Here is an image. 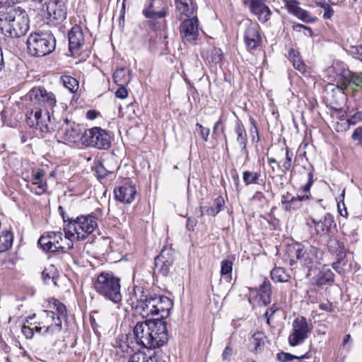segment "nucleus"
Masks as SVG:
<instances>
[{"label": "nucleus", "mask_w": 362, "mask_h": 362, "mask_svg": "<svg viewBox=\"0 0 362 362\" xmlns=\"http://www.w3.org/2000/svg\"><path fill=\"white\" fill-rule=\"evenodd\" d=\"M250 344L253 346V351L256 354L260 352L264 346V341L260 333H255L250 340Z\"/></svg>", "instance_id": "nucleus-39"}, {"label": "nucleus", "mask_w": 362, "mask_h": 362, "mask_svg": "<svg viewBox=\"0 0 362 362\" xmlns=\"http://www.w3.org/2000/svg\"><path fill=\"white\" fill-rule=\"evenodd\" d=\"M119 88L115 92V96L118 98L124 99L128 95V91L124 86H119Z\"/></svg>", "instance_id": "nucleus-62"}, {"label": "nucleus", "mask_w": 362, "mask_h": 362, "mask_svg": "<svg viewBox=\"0 0 362 362\" xmlns=\"http://www.w3.org/2000/svg\"><path fill=\"white\" fill-rule=\"evenodd\" d=\"M224 204L225 202L223 198L221 196H218L215 199L214 205L207 207L205 212L209 216H215L221 211Z\"/></svg>", "instance_id": "nucleus-35"}, {"label": "nucleus", "mask_w": 362, "mask_h": 362, "mask_svg": "<svg viewBox=\"0 0 362 362\" xmlns=\"http://www.w3.org/2000/svg\"><path fill=\"white\" fill-rule=\"evenodd\" d=\"M353 141H356V145L362 146V127H358L355 129L351 135Z\"/></svg>", "instance_id": "nucleus-53"}, {"label": "nucleus", "mask_w": 362, "mask_h": 362, "mask_svg": "<svg viewBox=\"0 0 362 362\" xmlns=\"http://www.w3.org/2000/svg\"><path fill=\"white\" fill-rule=\"evenodd\" d=\"M29 97L33 105L36 106V109L44 108L45 112L52 110L57 103L55 95L43 87L32 88L29 92Z\"/></svg>", "instance_id": "nucleus-10"}, {"label": "nucleus", "mask_w": 362, "mask_h": 362, "mask_svg": "<svg viewBox=\"0 0 362 362\" xmlns=\"http://www.w3.org/2000/svg\"><path fill=\"white\" fill-rule=\"evenodd\" d=\"M276 357L277 359L281 362H287L294 359V358H296V356L289 353L282 351L278 354Z\"/></svg>", "instance_id": "nucleus-57"}, {"label": "nucleus", "mask_w": 362, "mask_h": 362, "mask_svg": "<svg viewBox=\"0 0 362 362\" xmlns=\"http://www.w3.org/2000/svg\"><path fill=\"white\" fill-rule=\"evenodd\" d=\"M293 156V152L289 149V148H286V158L283 162V170L282 171L286 173V171L290 170L291 168L293 163H292V158Z\"/></svg>", "instance_id": "nucleus-47"}, {"label": "nucleus", "mask_w": 362, "mask_h": 362, "mask_svg": "<svg viewBox=\"0 0 362 362\" xmlns=\"http://www.w3.org/2000/svg\"><path fill=\"white\" fill-rule=\"evenodd\" d=\"M168 4L165 0H151L147 7L143 9L145 18L152 21L163 18L167 16Z\"/></svg>", "instance_id": "nucleus-16"}, {"label": "nucleus", "mask_w": 362, "mask_h": 362, "mask_svg": "<svg viewBox=\"0 0 362 362\" xmlns=\"http://www.w3.org/2000/svg\"><path fill=\"white\" fill-rule=\"evenodd\" d=\"M351 52L356 59L362 61V45L351 47Z\"/></svg>", "instance_id": "nucleus-64"}, {"label": "nucleus", "mask_w": 362, "mask_h": 362, "mask_svg": "<svg viewBox=\"0 0 362 362\" xmlns=\"http://www.w3.org/2000/svg\"><path fill=\"white\" fill-rule=\"evenodd\" d=\"M84 145L106 150L110 147L111 136L106 130L95 127L84 131Z\"/></svg>", "instance_id": "nucleus-8"}, {"label": "nucleus", "mask_w": 362, "mask_h": 362, "mask_svg": "<svg viewBox=\"0 0 362 362\" xmlns=\"http://www.w3.org/2000/svg\"><path fill=\"white\" fill-rule=\"evenodd\" d=\"M26 43L28 53L37 57L50 54L56 47V40L52 33L49 32L32 33Z\"/></svg>", "instance_id": "nucleus-4"}, {"label": "nucleus", "mask_w": 362, "mask_h": 362, "mask_svg": "<svg viewBox=\"0 0 362 362\" xmlns=\"http://www.w3.org/2000/svg\"><path fill=\"white\" fill-rule=\"evenodd\" d=\"M288 57L296 70L299 71L302 74L305 72L306 66L297 50L290 49L288 53Z\"/></svg>", "instance_id": "nucleus-30"}, {"label": "nucleus", "mask_w": 362, "mask_h": 362, "mask_svg": "<svg viewBox=\"0 0 362 362\" xmlns=\"http://www.w3.org/2000/svg\"><path fill=\"white\" fill-rule=\"evenodd\" d=\"M42 110H36L35 112L33 110L28 112L26 115V122L27 124L33 127H36L40 129V124H42Z\"/></svg>", "instance_id": "nucleus-33"}, {"label": "nucleus", "mask_w": 362, "mask_h": 362, "mask_svg": "<svg viewBox=\"0 0 362 362\" xmlns=\"http://www.w3.org/2000/svg\"><path fill=\"white\" fill-rule=\"evenodd\" d=\"M46 119H42V124H40V130L42 132H52L60 129L63 124V119H57L54 115L53 110H47L45 113Z\"/></svg>", "instance_id": "nucleus-23"}, {"label": "nucleus", "mask_w": 362, "mask_h": 362, "mask_svg": "<svg viewBox=\"0 0 362 362\" xmlns=\"http://www.w3.org/2000/svg\"><path fill=\"white\" fill-rule=\"evenodd\" d=\"M285 7L288 11L293 14V13L300 7L299 2L297 0H283Z\"/></svg>", "instance_id": "nucleus-51"}, {"label": "nucleus", "mask_w": 362, "mask_h": 362, "mask_svg": "<svg viewBox=\"0 0 362 362\" xmlns=\"http://www.w3.org/2000/svg\"><path fill=\"white\" fill-rule=\"evenodd\" d=\"M69 50L71 53L77 52L83 45L84 38L81 27L74 26L68 33Z\"/></svg>", "instance_id": "nucleus-25"}, {"label": "nucleus", "mask_w": 362, "mask_h": 362, "mask_svg": "<svg viewBox=\"0 0 362 362\" xmlns=\"http://www.w3.org/2000/svg\"><path fill=\"white\" fill-rule=\"evenodd\" d=\"M47 14L54 23L62 22L66 18V7L62 0H49L47 4Z\"/></svg>", "instance_id": "nucleus-17"}, {"label": "nucleus", "mask_w": 362, "mask_h": 362, "mask_svg": "<svg viewBox=\"0 0 362 362\" xmlns=\"http://www.w3.org/2000/svg\"><path fill=\"white\" fill-rule=\"evenodd\" d=\"M310 220L314 225L317 234L321 236L328 235L331 231L332 225L334 224V217L329 213L325 212L322 218L315 215Z\"/></svg>", "instance_id": "nucleus-20"}, {"label": "nucleus", "mask_w": 362, "mask_h": 362, "mask_svg": "<svg viewBox=\"0 0 362 362\" xmlns=\"http://www.w3.org/2000/svg\"><path fill=\"white\" fill-rule=\"evenodd\" d=\"M93 170L95 171L97 177L98 178H104L109 173H111L112 172L107 170L103 164L101 162H96L94 165V166L92 167Z\"/></svg>", "instance_id": "nucleus-45"}, {"label": "nucleus", "mask_w": 362, "mask_h": 362, "mask_svg": "<svg viewBox=\"0 0 362 362\" xmlns=\"http://www.w3.org/2000/svg\"><path fill=\"white\" fill-rule=\"evenodd\" d=\"M319 252V249L315 246L304 245L300 243L288 245L286 250L291 265H293L296 261H299L303 266L308 269H313L320 264V257L318 256Z\"/></svg>", "instance_id": "nucleus-3"}, {"label": "nucleus", "mask_w": 362, "mask_h": 362, "mask_svg": "<svg viewBox=\"0 0 362 362\" xmlns=\"http://www.w3.org/2000/svg\"><path fill=\"white\" fill-rule=\"evenodd\" d=\"M13 235L11 233L6 232L0 235V253L7 251L11 247Z\"/></svg>", "instance_id": "nucleus-37"}, {"label": "nucleus", "mask_w": 362, "mask_h": 362, "mask_svg": "<svg viewBox=\"0 0 362 362\" xmlns=\"http://www.w3.org/2000/svg\"><path fill=\"white\" fill-rule=\"evenodd\" d=\"M233 270V262L229 259H223L221 262V275L222 276L230 275Z\"/></svg>", "instance_id": "nucleus-46"}, {"label": "nucleus", "mask_w": 362, "mask_h": 362, "mask_svg": "<svg viewBox=\"0 0 362 362\" xmlns=\"http://www.w3.org/2000/svg\"><path fill=\"white\" fill-rule=\"evenodd\" d=\"M174 252L171 248H163L154 259V274L168 276L174 263Z\"/></svg>", "instance_id": "nucleus-13"}, {"label": "nucleus", "mask_w": 362, "mask_h": 362, "mask_svg": "<svg viewBox=\"0 0 362 362\" xmlns=\"http://www.w3.org/2000/svg\"><path fill=\"white\" fill-rule=\"evenodd\" d=\"M97 226L95 216L93 215L81 216L71 220L64 227V231L70 237L76 235L77 239L84 240L93 232Z\"/></svg>", "instance_id": "nucleus-5"}, {"label": "nucleus", "mask_w": 362, "mask_h": 362, "mask_svg": "<svg viewBox=\"0 0 362 362\" xmlns=\"http://www.w3.org/2000/svg\"><path fill=\"white\" fill-rule=\"evenodd\" d=\"M69 235H65L64 240L67 242L66 245L62 244L64 240L63 233L62 232H47L46 235H42L38 240V244L45 252H54L59 250L66 252L73 248L74 244L68 238Z\"/></svg>", "instance_id": "nucleus-6"}, {"label": "nucleus", "mask_w": 362, "mask_h": 362, "mask_svg": "<svg viewBox=\"0 0 362 362\" xmlns=\"http://www.w3.org/2000/svg\"><path fill=\"white\" fill-rule=\"evenodd\" d=\"M248 5L252 14L256 16L262 23L267 22L272 14L269 8L266 5L265 0H243Z\"/></svg>", "instance_id": "nucleus-19"}, {"label": "nucleus", "mask_w": 362, "mask_h": 362, "mask_svg": "<svg viewBox=\"0 0 362 362\" xmlns=\"http://www.w3.org/2000/svg\"><path fill=\"white\" fill-rule=\"evenodd\" d=\"M95 290L100 296L117 304L122 300L120 279L112 272H100L93 284Z\"/></svg>", "instance_id": "nucleus-2"}, {"label": "nucleus", "mask_w": 362, "mask_h": 362, "mask_svg": "<svg viewBox=\"0 0 362 362\" xmlns=\"http://www.w3.org/2000/svg\"><path fill=\"white\" fill-rule=\"evenodd\" d=\"M37 187L34 190V193L37 195H41L44 194L47 189V184L46 182H40L36 185Z\"/></svg>", "instance_id": "nucleus-60"}, {"label": "nucleus", "mask_w": 362, "mask_h": 362, "mask_svg": "<svg viewBox=\"0 0 362 362\" xmlns=\"http://www.w3.org/2000/svg\"><path fill=\"white\" fill-rule=\"evenodd\" d=\"M334 274L329 269H324L318 274L317 282L320 285L325 284L328 282L333 281Z\"/></svg>", "instance_id": "nucleus-40"}, {"label": "nucleus", "mask_w": 362, "mask_h": 362, "mask_svg": "<svg viewBox=\"0 0 362 362\" xmlns=\"http://www.w3.org/2000/svg\"><path fill=\"white\" fill-rule=\"evenodd\" d=\"M153 296V293L144 287L136 286L134 288V297L136 302L133 303V308L143 318L147 319L153 316L154 309V303H152Z\"/></svg>", "instance_id": "nucleus-7"}, {"label": "nucleus", "mask_w": 362, "mask_h": 362, "mask_svg": "<svg viewBox=\"0 0 362 362\" xmlns=\"http://www.w3.org/2000/svg\"><path fill=\"white\" fill-rule=\"evenodd\" d=\"M349 84L362 89V74L350 73L348 77Z\"/></svg>", "instance_id": "nucleus-49"}, {"label": "nucleus", "mask_w": 362, "mask_h": 362, "mask_svg": "<svg viewBox=\"0 0 362 362\" xmlns=\"http://www.w3.org/2000/svg\"><path fill=\"white\" fill-rule=\"evenodd\" d=\"M22 333L26 337V339H32L34 335V329L31 328L28 325H23L21 328Z\"/></svg>", "instance_id": "nucleus-59"}, {"label": "nucleus", "mask_w": 362, "mask_h": 362, "mask_svg": "<svg viewBox=\"0 0 362 362\" xmlns=\"http://www.w3.org/2000/svg\"><path fill=\"white\" fill-rule=\"evenodd\" d=\"M223 131H224V127L222 125V121H221V119H219L218 121H217L215 123V124L213 127V136H214V137L218 136L220 134L223 133Z\"/></svg>", "instance_id": "nucleus-58"}, {"label": "nucleus", "mask_w": 362, "mask_h": 362, "mask_svg": "<svg viewBox=\"0 0 362 362\" xmlns=\"http://www.w3.org/2000/svg\"><path fill=\"white\" fill-rule=\"evenodd\" d=\"M211 58L212 62L217 64L223 59V52L221 49L214 47L211 51Z\"/></svg>", "instance_id": "nucleus-52"}, {"label": "nucleus", "mask_w": 362, "mask_h": 362, "mask_svg": "<svg viewBox=\"0 0 362 362\" xmlns=\"http://www.w3.org/2000/svg\"><path fill=\"white\" fill-rule=\"evenodd\" d=\"M175 5L180 18L182 16L187 18L197 16V5L194 0H175Z\"/></svg>", "instance_id": "nucleus-24"}, {"label": "nucleus", "mask_w": 362, "mask_h": 362, "mask_svg": "<svg viewBox=\"0 0 362 362\" xmlns=\"http://www.w3.org/2000/svg\"><path fill=\"white\" fill-rule=\"evenodd\" d=\"M332 268L339 274L344 275L351 269V259L350 257L341 261H334L332 263Z\"/></svg>", "instance_id": "nucleus-32"}, {"label": "nucleus", "mask_w": 362, "mask_h": 362, "mask_svg": "<svg viewBox=\"0 0 362 362\" xmlns=\"http://www.w3.org/2000/svg\"><path fill=\"white\" fill-rule=\"evenodd\" d=\"M154 326V325L151 324V319L136 324L133 333L137 344L149 349H153V341L151 329L153 328Z\"/></svg>", "instance_id": "nucleus-12"}, {"label": "nucleus", "mask_w": 362, "mask_h": 362, "mask_svg": "<svg viewBox=\"0 0 362 362\" xmlns=\"http://www.w3.org/2000/svg\"><path fill=\"white\" fill-rule=\"evenodd\" d=\"M272 279L274 282H288L291 279L289 272L284 267H274L270 272Z\"/></svg>", "instance_id": "nucleus-29"}, {"label": "nucleus", "mask_w": 362, "mask_h": 362, "mask_svg": "<svg viewBox=\"0 0 362 362\" xmlns=\"http://www.w3.org/2000/svg\"><path fill=\"white\" fill-rule=\"evenodd\" d=\"M59 136L69 145H84V132L82 127L74 122L70 124L68 118H63V124L59 130Z\"/></svg>", "instance_id": "nucleus-9"}, {"label": "nucleus", "mask_w": 362, "mask_h": 362, "mask_svg": "<svg viewBox=\"0 0 362 362\" xmlns=\"http://www.w3.org/2000/svg\"><path fill=\"white\" fill-rule=\"evenodd\" d=\"M244 41L247 49L252 50L259 47L262 44V37L257 25H249L244 33Z\"/></svg>", "instance_id": "nucleus-22"}, {"label": "nucleus", "mask_w": 362, "mask_h": 362, "mask_svg": "<svg viewBox=\"0 0 362 362\" xmlns=\"http://www.w3.org/2000/svg\"><path fill=\"white\" fill-rule=\"evenodd\" d=\"M54 307L56 308V315L66 317V306L59 300L54 301Z\"/></svg>", "instance_id": "nucleus-54"}, {"label": "nucleus", "mask_w": 362, "mask_h": 362, "mask_svg": "<svg viewBox=\"0 0 362 362\" xmlns=\"http://www.w3.org/2000/svg\"><path fill=\"white\" fill-rule=\"evenodd\" d=\"M44 312L45 313L47 317L52 320V324H53V326L59 327V330L62 331V320L66 317L56 315L55 311L53 310H44Z\"/></svg>", "instance_id": "nucleus-44"}, {"label": "nucleus", "mask_w": 362, "mask_h": 362, "mask_svg": "<svg viewBox=\"0 0 362 362\" xmlns=\"http://www.w3.org/2000/svg\"><path fill=\"white\" fill-rule=\"evenodd\" d=\"M114 81L118 86H125L131 81L130 71L125 68H118L113 74Z\"/></svg>", "instance_id": "nucleus-31"}, {"label": "nucleus", "mask_w": 362, "mask_h": 362, "mask_svg": "<svg viewBox=\"0 0 362 362\" xmlns=\"http://www.w3.org/2000/svg\"><path fill=\"white\" fill-rule=\"evenodd\" d=\"M151 324L155 325L153 328L151 329L153 341L152 347L153 349L158 348L168 341L166 322L161 319H151Z\"/></svg>", "instance_id": "nucleus-15"}, {"label": "nucleus", "mask_w": 362, "mask_h": 362, "mask_svg": "<svg viewBox=\"0 0 362 362\" xmlns=\"http://www.w3.org/2000/svg\"><path fill=\"white\" fill-rule=\"evenodd\" d=\"M60 332L61 331L59 330V327H54L53 326V324H51L45 327L42 332V336L45 337H52L53 339H54V343H56Z\"/></svg>", "instance_id": "nucleus-42"}, {"label": "nucleus", "mask_w": 362, "mask_h": 362, "mask_svg": "<svg viewBox=\"0 0 362 362\" xmlns=\"http://www.w3.org/2000/svg\"><path fill=\"white\" fill-rule=\"evenodd\" d=\"M128 362H158V356L156 351H139L131 355Z\"/></svg>", "instance_id": "nucleus-26"}, {"label": "nucleus", "mask_w": 362, "mask_h": 362, "mask_svg": "<svg viewBox=\"0 0 362 362\" xmlns=\"http://www.w3.org/2000/svg\"><path fill=\"white\" fill-rule=\"evenodd\" d=\"M291 194L289 192H286L284 194H282L281 197V202L282 204L283 209H288V205L289 204V199L291 197ZM290 208V206H288V209Z\"/></svg>", "instance_id": "nucleus-63"}, {"label": "nucleus", "mask_w": 362, "mask_h": 362, "mask_svg": "<svg viewBox=\"0 0 362 362\" xmlns=\"http://www.w3.org/2000/svg\"><path fill=\"white\" fill-rule=\"evenodd\" d=\"M310 194H304V195H297L292 196L289 199V204L288 206H290V208L288 209H285L286 211L291 212L292 211H296L300 208L301 202L303 201H306L310 199Z\"/></svg>", "instance_id": "nucleus-34"}, {"label": "nucleus", "mask_w": 362, "mask_h": 362, "mask_svg": "<svg viewBox=\"0 0 362 362\" xmlns=\"http://www.w3.org/2000/svg\"><path fill=\"white\" fill-rule=\"evenodd\" d=\"M29 20L26 11L21 7L8 8L0 16V27L8 37H20L29 30Z\"/></svg>", "instance_id": "nucleus-1"}, {"label": "nucleus", "mask_w": 362, "mask_h": 362, "mask_svg": "<svg viewBox=\"0 0 362 362\" xmlns=\"http://www.w3.org/2000/svg\"><path fill=\"white\" fill-rule=\"evenodd\" d=\"M61 81L71 93H76L78 89V81L71 76H62Z\"/></svg>", "instance_id": "nucleus-36"}, {"label": "nucleus", "mask_w": 362, "mask_h": 362, "mask_svg": "<svg viewBox=\"0 0 362 362\" xmlns=\"http://www.w3.org/2000/svg\"><path fill=\"white\" fill-rule=\"evenodd\" d=\"M250 124L252 125L250 128V134L252 136V140L258 142L259 140L258 129L256 126L255 120L253 118H250Z\"/></svg>", "instance_id": "nucleus-55"}, {"label": "nucleus", "mask_w": 362, "mask_h": 362, "mask_svg": "<svg viewBox=\"0 0 362 362\" xmlns=\"http://www.w3.org/2000/svg\"><path fill=\"white\" fill-rule=\"evenodd\" d=\"M360 122H362V111L356 112L346 121L345 129H349L351 125H356Z\"/></svg>", "instance_id": "nucleus-48"}, {"label": "nucleus", "mask_w": 362, "mask_h": 362, "mask_svg": "<svg viewBox=\"0 0 362 362\" xmlns=\"http://www.w3.org/2000/svg\"><path fill=\"white\" fill-rule=\"evenodd\" d=\"M115 197L117 200L124 203L130 204L135 199L136 189L132 182H125L114 189Z\"/></svg>", "instance_id": "nucleus-21"}, {"label": "nucleus", "mask_w": 362, "mask_h": 362, "mask_svg": "<svg viewBox=\"0 0 362 362\" xmlns=\"http://www.w3.org/2000/svg\"><path fill=\"white\" fill-rule=\"evenodd\" d=\"M313 175L312 172H310L308 173V182L304 186H303L300 189V190H301L303 192H305V194H310V189L311 186L313 185Z\"/></svg>", "instance_id": "nucleus-56"}, {"label": "nucleus", "mask_w": 362, "mask_h": 362, "mask_svg": "<svg viewBox=\"0 0 362 362\" xmlns=\"http://www.w3.org/2000/svg\"><path fill=\"white\" fill-rule=\"evenodd\" d=\"M315 4L324 9L323 18L325 19H331L334 14V10L325 0H317L315 1Z\"/></svg>", "instance_id": "nucleus-41"}, {"label": "nucleus", "mask_w": 362, "mask_h": 362, "mask_svg": "<svg viewBox=\"0 0 362 362\" xmlns=\"http://www.w3.org/2000/svg\"><path fill=\"white\" fill-rule=\"evenodd\" d=\"M180 37L184 43L192 44L199 35V21L197 16L184 20L180 26Z\"/></svg>", "instance_id": "nucleus-14"}, {"label": "nucleus", "mask_w": 362, "mask_h": 362, "mask_svg": "<svg viewBox=\"0 0 362 362\" xmlns=\"http://www.w3.org/2000/svg\"><path fill=\"white\" fill-rule=\"evenodd\" d=\"M313 326L308 325L305 317L300 316L296 318L292 323V332L288 337V344L291 346L302 344L308 337Z\"/></svg>", "instance_id": "nucleus-11"}, {"label": "nucleus", "mask_w": 362, "mask_h": 362, "mask_svg": "<svg viewBox=\"0 0 362 362\" xmlns=\"http://www.w3.org/2000/svg\"><path fill=\"white\" fill-rule=\"evenodd\" d=\"M152 303H154L153 315H159L158 319L163 320L170 314V310L173 308V301L167 296L157 295L153 293Z\"/></svg>", "instance_id": "nucleus-18"}, {"label": "nucleus", "mask_w": 362, "mask_h": 362, "mask_svg": "<svg viewBox=\"0 0 362 362\" xmlns=\"http://www.w3.org/2000/svg\"><path fill=\"white\" fill-rule=\"evenodd\" d=\"M195 130L199 134V136L204 141H207L209 139V136L210 134L209 128L204 127L202 124L199 123H197L195 124Z\"/></svg>", "instance_id": "nucleus-50"}, {"label": "nucleus", "mask_w": 362, "mask_h": 362, "mask_svg": "<svg viewBox=\"0 0 362 362\" xmlns=\"http://www.w3.org/2000/svg\"><path fill=\"white\" fill-rule=\"evenodd\" d=\"M235 132L237 135L236 143L242 151H245L247 136L245 127L241 122H237L235 127Z\"/></svg>", "instance_id": "nucleus-28"}, {"label": "nucleus", "mask_w": 362, "mask_h": 362, "mask_svg": "<svg viewBox=\"0 0 362 362\" xmlns=\"http://www.w3.org/2000/svg\"><path fill=\"white\" fill-rule=\"evenodd\" d=\"M260 300L264 305H267L272 300V285L269 280L264 279L259 288Z\"/></svg>", "instance_id": "nucleus-27"}, {"label": "nucleus", "mask_w": 362, "mask_h": 362, "mask_svg": "<svg viewBox=\"0 0 362 362\" xmlns=\"http://www.w3.org/2000/svg\"><path fill=\"white\" fill-rule=\"evenodd\" d=\"M260 176L261 174L259 172L246 170L243 173V180L247 186L252 184H258Z\"/></svg>", "instance_id": "nucleus-38"}, {"label": "nucleus", "mask_w": 362, "mask_h": 362, "mask_svg": "<svg viewBox=\"0 0 362 362\" xmlns=\"http://www.w3.org/2000/svg\"><path fill=\"white\" fill-rule=\"evenodd\" d=\"M45 175V173L42 170H39L37 172H36L32 178V184L33 185H37L40 182H42V177Z\"/></svg>", "instance_id": "nucleus-61"}, {"label": "nucleus", "mask_w": 362, "mask_h": 362, "mask_svg": "<svg viewBox=\"0 0 362 362\" xmlns=\"http://www.w3.org/2000/svg\"><path fill=\"white\" fill-rule=\"evenodd\" d=\"M296 16L298 19L303 21L305 23H309L314 21V18H312L310 13L299 7L293 14Z\"/></svg>", "instance_id": "nucleus-43"}]
</instances>
